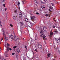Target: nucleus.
<instances>
[{"instance_id":"f257e3e1","label":"nucleus","mask_w":60,"mask_h":60,"mask_svg":"<svg viewBox=\"0 0 60 60\" xmlns=\"http://www.w3.org/2000/svg\"><path fill=\"white\" fill-rule=\"evenodd\" d=\"M30 18L32 20V21L34 23H36V22H37V18H35V17L32 16V17H31Z\"/></svg>"},{"instance_id":"f03ea898","label":"nucleus","mask_w":60,"mask_h":60,"mask_svg":"<svg viewBox=\"0 0 60 60\" xmlns=\"http://www.w3.org/2000/svg\"><path fill=\"white\" fill-rule=\"evenodd\" d=\"M40 36L41 37H43V40H46L47 39L46 37V36L45 35H44L43 36L41 35H40Z\"/></svg>"},{"instance_id":"7ed1b4c3","label":"nucleus","mask_w":60,"mask_h":60,"mask_svg":"<svg viewBox=\"0 0 60 60\" xmlns=\"http://www.w3.org/2000/svg\"><path fill=\"white\" fill-rule=\"evenodd\" d=\"M19 17H20L19 18H21V19H22V13L20 12H19Z\"/></svg>"},{"instance_id":"20e7f679","label":"nucleus","mask_w":60,"mask_h":60,"mask_svg":"<svg viewBox=\"0 0 60 60\" xmlns=\"http://www.w3.org/2000/svg\"><path fill=\"white\" fill-rule=\"evenodd\" d=\"M52 30H51V31H50V34L49 36L50 37H52V35H53V32H52Z\"/></svg>"},{"instance_id":"39448f33","label":"nucleus","mask_w":60,"mask_h":60,"mask_svg":"<svg viewBox=\"0 0 60 60\" xmlns=\"http://www.w3.org/2000/svg\"><path fill=\"white\" fill-rule=\"evenodd\" d=\"M13 34H14L15 36L14 37V41H15L17 40V38L15 36V33L14 32H13Z\"/></svg>"},{"instance_id":"423d86ee","label":"nucleus","mask_w":60,"mask_h":60,"mask_svg":"<svg viewBox=\"0 0 60 60\" xmlns=\"http://www.w3.org/2000/svg\"><path fill=\"white\" fill-rule=\"evenodd\" d=\"M38 47L39 48V49H42V46L41 45L39 44L38 45Z\"/></svg>"},{"instance_id":"0eeeda50","label":"nucleus","mask_w":60,"mask_h":60,"mask_svg":"<svg viewBox=\"0 0 60 60\" xmlns=\"http://www.w3.org/2000/svg\"><path fill=\"white\" fill-rule=\"evenodd\" d=\"M55 40L57 43H58V42H59L60 41V39H58V38H56Z\"/></svg>"},{"instance_id":"6e6552de","label":"nucleus","mask_w":60,"mask_h":60,"mask_svg":"<svg viewBox=\"0 0 60 60\" xmlns=\"http://www.w3.org/2000/svg\"><path fill=\"white\" fill-rule=\"evenodd\" d=\"M34 3L35 5H37V4H38V2L37 1L35 0L34 2Z\"/></svg>"},{"instance_id":"1a4fd4ad","label":"nucleus","mask_w":60,"mask_h":60,"mask_svg":"<svg viewBox=\"0 0 60 60\" xmlns=\"http://www.w3.org/2000/svg\"><path fill=\"white\" fill-rule=\"evenodd\" d=\"M43 29L44 30V31H45L46 30V29H47V27L46 26H44L43 28Z\"/></svg>"},{"instance_id":"9d476101","label":"nucleus","mask_w":60,"mask_h":60,"mask_svg":"<svg viewBox=\"0 0 60 60\" xmlns=\"http://www.w3.org/2000/svg\"><path fill=\"white\" fill-rule=\"evenodd\" d=\"M40 34L41 35H43L44 34V32L43 31L41 30L40 32Z\"/></svg>"},{"instance_id":"9b49d317","label":"nucleus","mask_w":60,"mask_h":60,"mask_svg":"<svg viewBox=\"0 0 60 60\" xmlns=\"http://www.w3.org/2000/svg\"><path fill=\"white\" fill-rule=\"evenodd\" d=\"M29 24H30L31 27H32V26L33 25V23L30 22H29Z\"/></svg>"},{"instance_id":"f8f14e48","label":"nucleus","mask_w":60,"mask_h":60,"mask_svg":"<svg viewBox=\"0 0 60 60\" xmlns=\"http://www.w3.org/2000/svg\"><path fill=\"white\" fill-rule=\"evenodd\" d=\"M14 12L15 14H17L18 12H17V9H16L14 10Z\"/></svg>"},{"instance_id":"ddd939ff","label":"nucleus","mask_w":60,"mask_h":60,"mask_svg":"<svg viewBox=\"0 0 60 60\" xmlns=\"http://www.w3.org/2000/svg\"><path fill=\"white\" fill-rule=\"evenodd\" d=\"M55 26H59V23H55Z\"/></svg>"},{"instance_id":"4468645a","label":"nucleus","mask_w":60,"mask_h":60,"mask_svg":"<svg viewBox=\"0 0 60 60\" xmlns=\"http://www.w3.org/2000/svg\"><path fill=\"white\" fill-rule=\"evenodd\" d=\"M16 51L18 52V53H19V52H20V50L19 49H16Z\"/></svg>"},{"instance_id":"2eb2a0df","label":"nucleus","mask_w":60,"mask_h":60,"mask_svg":"<svg viewBox=\"0 0 60 60\" xmlns=\"http://www.w3.org/2000/svg\"><path fill=\"white\" fill-rule=\"evenodd\" d=\"M50 53H48L47 54V56L49 57H49H50Z\"/></svg>"},{"instance_id":"dca6fc26","label":"nucleus","mask_w":60,"mask_h":60,"mask_svg":"<svg viewBox=\"0 0 60 60\" xmlns=\"http://www.w3.org/2000/svg\"><path fill=\"white\" fill-rule=\"evenodd\" d=\"M20 22V24L21 25H23L24 24V23H23L22 22H21V21L20 22Z\"/></svg>"},{"instance_id":"f3484780","label":"nucleus","mask_w":60,"mask_h":60,"mask_svg":"<svg viewBox=\"0 0 60 60\" xmlns=\"http://www.w3.org/2000/svg\"><path fill=\"white\" fill-rule=\"evenodd\" d=\"M8 38L7 37H5V41H7L8 40Z\"/></svg>"},{"instance_id":"a211bd4d","label":"nucleus","mask_w":60,"mask_h":60,"mask_svg":"<svg viewBox=\"0 0 60 60\" xmlns=\"http://www.w3.org/2000/svg\"><path fill=\"white\" fill-rule=\"evenodd\" d=\"M41 8L42 9H45V7H44V6L43 5H42L41 6Z\"/></svg>"},{"instance_id":"6ab92c4d","label":"nucleus","mask_w":60,"mask_h":60,"mask_svg":"<svg viewBox=\"0 0 60 60\" xmlns=\"http://www.w3.org/2000/svg\"><path fill=\"white\" fill-rule=\"evenodd\" d=\"M5 44L6 45H7V46H10V45L9 44H8V43H6Z\"/></svg>"},{"instance_id":"aec40b11","label":"nucleus","mask_w":60,"mask_h":60,"mask_svg":"<svg viewBox=\"0 0 60 60\" xmlns=\"http://www.w3.org/2000/svg\"><path fill=\"white\" fill-rule=\"evenodd\" d=\"M5 56L6 57H7L8 56V55L7 54L5 53Z\"/></svg>"},{"instance_id":"412c9836","label":"nucleus","mask_w":60,"mask_h":60,"mask_svg":"<svg viewBox=\"0 0 60 60\" xmlns=\"http://www.w3.org/2000/svg\"><path fill=\"white\" fill-rule=\"evenodd\" d=\"M25 21L26 22H27L28 21V20L27 18H25Z\"/></svg>"},{"instance_id":"4be33fe9","label":"nucleus","mask_w":60,"mask_h":60,"mask_svg":"<svg viewBox=\"0 0 60 60\" xmlns=\"http://www.w3.org/2000/svg\"><path fill=\"white\" fill-rule=\"evenodd\" d=\"M32 3L31 2H30L29 4V6H31V5H32Z\"/></svg>"},{"instance_id":"5701e85b","label":"nucleus","mask_w":60,"mask_h":60,"mask_svg":"<svg viewBox=\"0 0 60 60\" xmlns=\"http://www.w3.org/2000/svg\"><path fill=\"white\" fill-rule=\"evenodd\" d=\"M11 38L12 39H14V38H13V35L11 36Z\"/></svg>"},{"instance_id":"b1692460","label":"nucleus","mask_w":60,"mask_h":60,"mask_svg":"<svg viewBox=\"0 0 60 60\" xmlns=\"http://www.w3.org/2000/svg\"><path fill=\"white\" fill-rule=\"evenodd\" d=\"M18 7H19V4H20V3L19 2H18Z\"/></svg>"},{"instance_id":"393cba45","label":"nucleus","mask_w":60,"mask_h":60,"mask_svg":"<svg viewBox=\"0 0 60 60\" xmlns=\"http://www.w3.org/2000/svg\"><path fill=\"white\" fill-rule=\"evenodd\" d=\"M13 18L14 20H16V17L15 16H13Z\"/></svg>"},{"instance_id":"a878e982","label":"nucleus","mask_w":60,"mask_h":60,"mask_svg":"<svg viewBox=\"0 0 60 60\" xmlns=\"http://www.w3.org/2000/svg\"><path fill=\"white\" fill-rule=\"evenodd\" d=\"M2 34H3V35H4V31L2 32Z\"/></svg>"},{"instance_id":"bb28decb","label":"nucleus","mask_w":60,"mask_h":60,"mask_svg":"<svg viewBox=\"0 0 60 60\" xmlns=\"http://www.w3.org/2000/svg\"><path fill=\"white\" fill-rule=\"evenodd\" d=\"M22 3H23V4H25V2L26 3V1L25 0H24L23 1H22Z\"/></svg>"},{"instance_id":"cd10ccee","label":"nucleus","mask_w":60,"mask_h":60,"mask_svg":"<svg viewBox=\"0 0 60 60\" xmlns=\"http://www.w3.org/2000/svg\"><path fill=\"white\" fill-rule=\"evenodd\" d=\"M49 15L48 14H46L45 15V16L46 17H48V16H49Z\"/></svg>"},{"instance_id":"c85d7f7f","label":"nucleus","mask_w":60,"mask_h":60,"mask_svg":"<svg viewBox=\"0 0 60 60\" xmlns=\"http://www.w3.org/2000/svg\"><path fill=\"white\" fill-rule=\"evenodd\" d=\"M10 26H11V27H12V28H13V25L11 24H10Z\"/></svg>"},{"instance_id":"c756f323","label":"nucleus","mask_w":60,"mask_h":60,"mask_svg":"<svg viewBox=\"0 0 60 60\" xmlns=\"http://www.w3.org/2000/svg\"><path fill=\"white\" fill-rule=\"evenodd\" d=\"M35 51H36V52H38V50H37V49H36L35 50Z\"/></svg>"},{"instance_id":"7c9ffc66","label":"nucleus","mask_w":60,"mask_h":60,"mask_svg":"<svg viewBox=\"0 0 60 60\" xmlns=\"http://www.w3.org/2000/svg\"><path fill=\"white\" fill-rule=\"evenodd\" d=\"M9 51V49H8V48H7V50H6L8 52V51Z\"/></svg>"},{"instance_id":"2f4dec72","label":"nucleus","mask_w":60,"mask_h":60,"mask_svg":"<svg viewBox=\"0 0 60 60\" xmlns=\"http://www.w3.org/2000/svg\"><path fill=\"white\" fill-rule=\"evenodd\" d=\"M35 40H37V39H38V38H37V36H36L35 37Z\"/></svg>"},{"instance_id":"473e14b6","label":"nucleus","mask_w":60,"mask_h":60,"mask_svg":"<svg viewBox=\"0 0 60 60\" xmlns=\"http://www.w3.org/2000/svg\"><path fill=\"white\" fill-rule=\"evenodd\" d=\"M40 3H41V4H44V2H42L41 1H40Z\"/></svg>"},{"instance_id":"72a5a7b5","label":"nucleus","mask_w":60,"mask_h":60,"mask_svg":"<svg viewBox=\"0 0 60 60\" xmlns=\"http://www.w3.org/2000/svg\"><path fill=\"white\" fill-rule=\"evenodd\" d=\"M54 33H55H55H56V34H57V31H54Z\"/></svg>"},{"instance_id":"f704fd0d","label":"nucleus","mask_w":60,"mask_h":60,"mask_svg":"<svg viewBox=\"0 0 60 60\" xmlns=\"http://www.w3.org/2000/svg\"><path fill=\"white\" fill-rule=\"evenodd\" d=\"M52 27L53 28H55L56 27V26L53 25L52 26Z\"/></svg>"},{"instance_id":"c9c22d12","label":"nucleus","mask_w":60,"mask_h":60,"mask_svg":"<svg viewBox=\"0 0 60 60\" xmlns=\"http://www.w3.org/2000/svg\"><path fill=\"white\" fill-rule=\"evenodd\" d=\"M39 28L40 29H41H41H42V27H39Z\"/></svg>"},{"instance_id":"e433bc0d","label":"nucleus","mask_w":60,"mask_h":60,"mask_svg":"<svg viewBox=\"0 0 60 60\" xmlns=\"http://www.w3.org/2000/svg\"><path fill=\"white\" fill-rule=\"evenodd\" d=\"M50 8L51 9H53V7H50Z\"/></svg>"},{"instance_id":"4c0bfd02","label":"nucleus","mask_w":60,"mask_h":60,"mask_svg":"<svg viewBox=\"0 0 60 60\" xmlns=\"http://www.w3.org/2000/svg\"><path fill=\"white\" fill-rule=\"evenodd\" d=\"M17 48V46H15L13 47V48H14L15 49V48Z\"/></svg>"},{"instance_id":"58836bf2","label":"nucleus","mask_w":60,"mask_h":60,"mask_svg":"<svg viewBox=\"0 0 60 60\" xmlns=\"http://www.w3.org/2000/svg\"><path fill=\"white\" fill-rule=\"evenodd\" d=\"M9 49V50H10V51H11V50H12V49H11L10 48Z\"/></svg>"},{"instance_id":"ea45409f","label":"nucleus","mask_w":60,"mask_h":60,"mask_svg":"<svg viewBox=\"0 0 60 60\" xmlns=\"http://www.w3.org/2000/svg\"><path fill=\"white\" fill-rule=\"evenodd\" d=\"M46 41H44V45H45V44H46Z\"/></svg>"},{"instance_id":"a19ab883","label":"nucleus","mask_w":60,"mask_h":60,"mask_svg":"<svg viewBox=\"0 0 60 60\" xmlns=\"http://www.w3.org/2000/svg\"><path fill=\"white\" fill-rule=\"evenodd\" d=\"M5 4H3V6H4V7H5Z\"/></svg>"},{"instance_id":"79ce46f5","label":"nucleus","mask_w":60,"mask_h":60,"mask_svg":"<svg viewBox=\"0 0 60 60\" xmlns=\"http://www.w3.org/2000/svg\"><path fill=\"white\" fill-rule=\"evenodd\" d=\"M26 58H23V60H26Z\"/></svg>"},{"instance_id":"37998d69","label":"nucleus","mask_w":60,"mask_h":60,"mask_svg":"<svg viewBox=\"0 0 60 60\" xmlns=\"http://www.w3.org/2000/svg\"><path fill=\"white\" fill-rule=\"evenodd\" d=\"M36 14H37L38 15H39V13L38 12H36Z\"/></svg>"},{"instance_id":"c03bdc74","label":"nucleus","mask_w":60,"mask_h":60,"mask_svg":"<svg viewBox=\"0 0 60 60\" xmlns=\"http://www.w3.org/2000/svg\"><path fill=\"white\" fill-rule=\"evenodd\" d=\"M12 55H14L15 54V53H12Z\"/></svg>"},{"instance_id":"a18cd8bd","label":"nucleus","mask_w":60,"mask_h":60,"mask_svg":"<svg viewBox=\"0 0 60 60\" xmlns=\"http://www.w3.org/2000/svg\"><path fill=\"white\" fill-rule=\"evenodd\" d=\"M50 46H52V44L50 43Z\"/></svg>"},{"instance_id":"49530a36","label":"nucleus","mask_w":60,"mask_h":60,"mask_svg":"<svg viewBox=\"0 0 60 60\" xmlns=\"http://www.w3.org/2000/svg\"><path fill=\"white\" fill-rule=\"evenodd\" d=\"M25 48H26V49H27V48H26V45L25 46Z\"/></svg>"},{"instance_id":"de8ad7c7","label":"nucleus","mask_w":60,"mask_h":60,"mask_svg":"<svg viewBox=\"0 0 60 60\" xmlns=\"http://www.w3.org/2000/svg\"><path fill=\"white\" fill-rule=\"evenodd\" d=\"M4 46H5L6 48H8V47H7V46H6V45H4Z\"/></svg>"},{"instance_id":"09e8293b","label":"nucleus","mask_w":60,"mask_h":60,"mask_svg":"<svg viewBox=\"0 0 60 60\" xmlns=\"http://www.w3.org/2000/svg\"><path fill=\"white\" fill-rule=\"evenodd\" d=\"M7 10V8H5V10L6 11Z\"/></svg>"},{"instance_id":"8fccbe9b","label":"nucleus","mask_w":60,"mask_h":60,"mask_svg":"<svg viewBox=\"0 0 60 60\" xmlns=\"http://www.w3.org/2000/svg\"><path fill=\"white\" fill-rule=\"evenodd\" d=\"M0 27H2V25H0Z\"/></svg>"},{"instance_id":"3c124183","label":"nucleus","mask_w":60,"mask_h":60,"mask_svg":"<svg viewBox=\"0 0 60 60\" xmlns=\"http://www.w3.org/2000/svg\"><path fill=\"white\" fill-rule=\"evenodd\" d=\"M51 4H52V6H54V4L53 3H51Z\"/></svg>"},{"instance_id":"603ef678","label":"nucleus","mask_w":60,"mask_h":60,"mask_svg":"<svg viewBox=\"0 0 60 60\" xmlns=\"http://www.w3.org/2000/svg\"><path fill=\"white\" fill-rule=\"evenodd\" d=\"M3 30H4V29L3 28L2 29H1L2 31H3Z\"/></svg>"},{"instance_id":"864d4df0","label":"nucleus","mask_w":60,"mask_h":60,"mask_svg":"<svg viewBox=\"0 0 60 60\" xmlns=\"http://www.w3.org/2000/svg\"><path fill=\"white\" fill-rule=\"evenodd\" d=\"M3 40V38H2V39H1V41H2V40Z\"/></svg>"},{"instance_id":"5fc2aeb1","label":"nucleus","mask_w":60,"mask_h":60,"mask_svg":"<svg viewBox=\"0 0 60 60\" xmlns=\"http://www.w3.org/2000/svg\"><path fill=\"white\" fill-rule=\"evenodd\" d=\"M2 50V49H1L0 48V51H1V50Z\"/></svg>"},{"instance_id":"6e6d98bb","label":"nucleus","mask_w":60,"mask_h":60,"mask_svg":"<svg viewBox=\"0 0 60 60\" xmlns=\"http://www.w3.org/2000/svg\"><path fill=\"white\" fill-rule=\"evenodd\" d=\"M51 11L49 9V11Z\"/></svg>"},{"instance_id":"4d7b16f0","label":"nucleus","mask_w":60,"mask_h":60,"mask_svg":"<svg viewBox=\"0 0 60 60\" xmlns=\"http://www.w3.org/2000/svg\"><path fill=\"white\" fill-rule=\"evenodd\" d=\"M4 36H5H5H6V35H5V34H4Z\"/></svg>"},{"instance_id":"13d9d810","label":"nucleus","mask_w":60,"mask_h":60,"mask_svg":"<svg viewBox=\"0 0 60 60\" xmlns=\"http://www.w3.org/2000/svg\"><path fill=\"white\" fill-rule=\"evenodd\" d=\"M53 60H55V59H53Z\"/></svg>"},{"instance_id":"bf43d9fd","label":"nucleus","mask_w":60,"mask_h":60,"mask_svg":"<svg viewBox=\"0 0 60 60\" xmlns=\"http://www.w3.org/2000/svg\"><path fill=\"white\" fill-rule=\"evenodd\" d=\"M23 39L24 40H25V39H24V38H23Z\"/></svg>"},{"instance_id":"052dcab7","label":"nucleus","mask_w":60,"mask_h":60,"mask_svg":"<svg viewBox=\"0 0 60 60\" xmlns=\"http://www.w3.org/2000/svg\"><path fill=\"white\" fill-rule=\"evenodd\" d=\"M1 58V56H0V59Z\"/></svg>"},{"instance_id":"680f3d73","label":"nucleus","mask_w":60,"mask_h":60,"mask_svg":"<svg viewBox=\"0 0 60 60\" xmlns=\"http://www.w3.org/2000/svg\"><path fill=\"white\" fill-rule=\"evenodd\" d=\"M19 9H20V8H19Z\"/></svg>"},{"instance_id":"e2e57ef3","label":"nucleus","mask_w":60,"mask_h":60,"mask_svg":"<svg viewBox=\"0 0 60 60\" xmlns=\"http://www.w3.org/2000/svg\"><path fill=\"white\" fill-rule=\"evenodd\" d=\"M2 2H4V0H3V1H2Z\"/></svg>"},{"instance_id":"0e129e2a","label":"nucleus","mask_w":60,"mask_h":60,"mask_svg":"<svg viewBox=\"0 0 60 60\" xmlns=\"http://www.w3.org/2000/svg\"><path fill=\"white\" fill-rule=\"evenodd\" d=\"M1 22H0V25H1Z\"/></svg>"},{"instance_id":"69168bd1","label":"nucleus","mask_w":60,"mask_h":60,"mask_svg":"<svg viewBox=\"0 0 60 60\" xmlns=\"http://www.w3.org/2000/svg\"><path fill=\"white\" fill-rule=\"evenodd\" d=\"M5 15H7V13L6 14H5Z\"/></svg>"},{"instance_id":"338daca9","label":"nucleus","mask_w":60,"mask_h":60,"mask_svg":"<svg viewBox=\"0 0 60 60\" xmlns=\"http://www.w3.org/2000/svg\"><path fill=\"white\" fill-rule=\"evenodd\" d=\"M59 39V40H60V37L59 38V39Z\"/></svg>"},{"instance_id":"774afa93","label":"nucleus","mask_w":60,"mask_h":60,"mask_svg":"<svg viewBox=\"0 0 60 60\" xmlns=\"http://www.w3.org/2000/svg\"><path fill=\"white\" fill-rule=\"evenodd\" d=\"M33 54H34V53H33Z\"/></svg>"}]
</instances>
